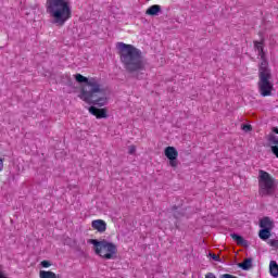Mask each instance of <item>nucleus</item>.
<instances>
[{"instance_id": "nucleus-1", "label": "nucleus", "mask_w": 278, "mask_h": 278, "mask_svg": "<svg viewBox=\"0 0 278 278\" xmlns=\"http://www.w3.org/2000/svg\"><path fill=\"white\" fill-rule=\"evenodd\" d=\"M76 81L78 84H86L79 94V99L85 101V103H89V105H98V108H103L108 103V94L105 93V89L101 88V84L97 78H90L76 74L74 75Z\"/></svg>"}, {"instance_id": "nucleus-2", "label": "nucleus", "mask_w": 278, "mask_h": 278, "mask_svg": "<svg viewBox=\"0 0 278 278\" xmlns=\"http://www.w3.org/2000/svg\"><path fill=\"white\" fill-rule=\"evenodd\" d=\"M119 60L127 73H141L147 66V61L142 55V51L132 45L118 42Z\"/></svg>"}, {"instance_id": "nucleus-3", "label": "nucleus", "mask_w": 278, "mask_h": 278, "mask_svg": "<svg viewBox=\"0 0 278 278\" xmlns=\"http://www.w3.org/2000/svg\"><path fill=\"white\" fill-rule=\"evenodd\" d=\"M46 12L51 18L52 25L64 27L73 16V9L68 0H46Z\"/></svg>"}, {"instance_id": "nucleus-4", "label": "nucleus", "mask_w": 278, "mask_h": 278, "mask_svg": "<svg viewBox=\"0 0 278 278\" xmlns=\"http://www.w3.org/2000/svg\"><path fill=\"white\" fill-rule=\"evenodd\" d=\"M258 55L262 62L258 65V92L261 97H270L274 90L273 73L268 67V61H266V54L264 48H260Z\"/></svg>"}, {"instance_id": "nucleus-5", "label": "nucleus", "mask_w": 278, "mask_h": 278, "mask_svg": "<svg viewBox=\"0 0 278 278\" xmlns=\"http://www.w3.org/2000/svg\"><path fill=\"white\" fill-rule=\"evenodd\" d=\"M88 242L89 244H93L96 255L103 257V260H114V256L116 253H118L116 244L109 242L105 239L101 241L97 239H90Z\"/></svg>"}, {"instance_id": "nucleus-6", "label": "nucleus", "mask_w": 278, "mask_h": 278, "mask_svg": "<svg viewBox=\"0 0 278 278\" xmlns=\"http://www.w3.org/2000/svg\"><path fill=\"white\" fill-rule=\"evenodd\" d=\"M276 188L275 178H273L268 172L261 169L258 172V194H261V197H273Z\"/></svg>"}, {"instance_id": "nucleus-7", "label": "nucleus", "mask_w": 278, "mask_h": 278, "mask_svg": "<svg viewBox=\"0 0 278 278\" xmlns=\"http://www.w3.org/2000/svg\"><path fill=\"white\" fill-rule=\"evenodd\" d=\"M165 157L169 160V166H172V168H177V166H179V161L177 160V157H179V152H177L175 147H167L165 149Z\"/></svg>"}, {"instance_id": "nucleus-8", "label": "nucleus", "mask_w": 278, "mask_h": 278, "mask_svg": "<svg viewBox=\"0 0 278 278\" xmlns=\"http://www.w3.org/2000/svg\"><path fill=\"white\" fill-rule=\"evenodd\" d=\"M92 229H96V231H99V233L105 232V229H108V224L103 219H96L91 223Z\"/></svg>"}, {"instance_id": "nucleus-9", "label": "nucleus", "mask_w": 278, "mask_h": 278, "mask_svg": "<svg viewBox=\"0 0 278 278\" xmlns=\"http://www.w3.org/2000/svg\"><path fill=\"white\" fill-rule=\"evenodd\" d=\"M89 113L97 118H108V111L105 109L89 108Z\"/></svg>"}, {"instance_id": "nucleus-10", "label": "nucleus", "mask_w": 278, "mask_h": 278, "mask_svg": "<svg viewBox=\"0 0 278 278\" xmlns=\"http://www.w3.org/2000/svg\"><path fill=\"white\" fill-rule=\"evenodd\" d=\"M232 240L237 242L239 247H249V241L244 240V238L238 233L230 235Z\"/></svg>"}, {"instance_id": "nucleus-11", "label": "nucleus", "mask_w": 278, "mask_h": 278, "mask_svg": "<svg viewBox=\"0 0 278 278\" xmlns=\"http://www.w3.org/2000/svg\"><path fill=\"white\" fill-rule=\"evenodd\" d=\"M260 227L262 229H269V230H271L273 227H275V225L273 224V220H270V217H264L260 222Z\"/></svg>"}, {"instance_id": "nucleus-12", "label": "nucleus", "mask_w": 278, "mask_h": 278, "mask_svg": "<svg viewBox=\"0 0 278 278\" xmlns=\"http://www.w3.org/2000/svg\"><path fill=\"white\" fill-rule=\"evenodd\" d=\"M160 12H162V7H160L159 4H154L146 11V14H148L149 16H157Z\"/></svg>"}, {"instance_id": "nucleus-13", "label": "nucleus", "mask_w": 278, "mask_h": 278, "mask_svg": "<svg viewBox=\"0 0 278 278\" xmlns=\"http://www.w3.org/2000/svg\"><path fill=\"white\" fill-rule=\"evenodd\" d=\"M242 270H250L253 267V258H245L244 262L238 264Z\"/></svg>"}, {"instance_id": "nucleus-14", "label": "nucleus", "mask_w": 278, "mask_h": 278, "mask_svg": "<svg viewBox=\"0 0 278 278\" xmlns=\"http://www.w3.org/2000/svg\"><path fill=\"white\" fill-rule=\"evenodd\" d=\"M269 273H270L271 277H278V264L276 261H270Z\"/></svg>"}, {"instance_id": "nucleus-15", "label": "nucleus", "mask_w": 278, "mask_h": 278, "mask_svg": "<svg viewBox=\"0 0 278 278\" xmlns=\"http://www.w3.org/2000/svg\"><path fill=\"white\" fill-rule=\"evenodd\" d=\"M258 238H261V240H268V238H270V229L268 228L261 229L258 232Z\"/></svg>"}, {"instance_id": "nucleus-16", "label": "nucleus", "mask_w": 278, "mask_h": 278, "mask_svg": "<svg viewBox=\"0 0 278 278\" xmlns=\"http://www.w3.org/2000/svg\"><path fill=\"white\" fill-rule=\"evenodd\" d=\"M254 47H255L256 51H260V49H264V40L254 41Z\"/></svg>"}, {"instance_id": "nucleus-17", "label": "nucleus", "mask_w": 278, "mask_h": 278, "mask_svg": "<svg viewBox=\"0 0 278 278\" xmlns=\"http://www.w3.org/2000/svg\"><path fill=\"white\" fill-rule=\"evenodd\" d=\"M268 244L274 247V249H278V239H271L268 241Z\"/></svg>"}, {"instance_id": "nucleus-18", "label": "nucleus", "mask_w": 278, "mask_h": 278, "mask_svg": "<svg viewBox=\"0 0 278 278\" xmlns=\"http://www.w3.org/2000/svg\"><path fill=\"white\" fill-rule=\"evenodd\" d=\"M128 153H129V155H134V153H136V146H129Z\"/></svg>"}, {"instance_id": "nucleus-19", "label": "nucleus", "mask_w": 278, "mask_h": 278, "mask_svg": "<svg viewBox=\"0 0 278 278\" xmlns=\"http://www.w3.org/2000/svg\"><path fill=\"white\" fill-rule=\"evenodd\" d=\"M208 255H210V257H212V260H214V262H220V256H218L216 254H212V253H210Z\"/></svg>"}, {"instance_id": "nucleus-20", "label": "nucleus", "mask_w": 278, "mask_h": 278, "mask_svg": "<svg viewBox=\"0 0 278 278\" xmlns=\"http://www.w3.org/2000/svg\"><path fill=\"white\" fill-rule=\"evenodd\" d=\"M242 129H243V131H251L253 129V127L251 125L245 124L242 126Z\"/></svg>"}, {"instance_id": "nucleus-21", "label": "nucleus", "mask_w": 278, "mask_h": 278, "mask_svg": "<svg viewBox=\"0 0 278 278\" xmlns=\"http://www.w3.org/2000/svg\"><path fill=\"white\" fill-rule=\"evenodd\" d=\"M41 266H42L43 268H49V266H51V262H49V261H42V262H41Z\"/></svg>"}, {"instance_id": "nucleus-22", "label": "nucleus", "mask_w": 278, "mask_h": 278, "mask_svg": "<svg viewBox=\"0 0 278 278\" xmlns=\"http://www.w3.org/2000/svg\"><path fill=\"white\" fill-rule=\"evenodd\" d=\"M222 278H238V277L230 275V274H224V275H222Z\"/></svg>"}, {"instance_id": "nucleus-23", "label": "nucleus", "mask_w": 278, "mask_h": 278, "mask_svg": "<svg viewBox=\"0 0 278 278\" xmlns=\"http://www.w3.org/2000/svg\"><path fill=\"white\" fill-rule=\"evenodd\" d=\"M205 278H216V275H214V273H207Z\"/></svg>"}, {"instance_id": "nucleus-24", "label": "nucleus", "mask_w": 278, "mask_h": 278, "mask_svg": "<svg viewBox=\"0 0 278 278\" xmlns=\"http://www.w3.org/2000/svg\"><path fill=\"white\" fill-rule=\"evenodd\" d=\"M0 170H3V159L0 157Z\"/></svg>"}, {"instance_id": "nucleus-25", "label": "nucleus", "mask_w": 278, "mask_h": 278, "mask_svg": "<svg viewBox=\"0 0 278 278\" xmlns=\"http://www.w3.org/2000/svg\"><path fill=\"white\" fill-rule=\"evenodd\" d=\"M273 131H274V134H278V128H277V127H274V128H273Z\"/></svg>"}, {"instance_id": "nucleus-26", "label": "nucleus", "mask_w": 278, "mask_h": 278, "mask_svg": "<svg viewBox=\"0 0 278 278\" xmlns=\"http://www.w3.org/2000/svg\"><path fill=\"white\" fill-rule=\"evenodd\" d=\"M175 218H179L180 214L179 213H174Z\"/></svg>"}, {"instance_id": "nucleus-27", "label": "nucleus", "mask_w": 278, "mask_h": 278, "mask_svg": "<svg viewBox=\"0 0 278 278\" xmlns=\"http://www.w3.org/2000/svg\"><path fill=\"white\" fill-rule=\"evenodd\" d=\"M173 210H177V206H173Z\"/></svg>"}]
</instances>
